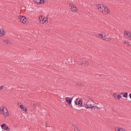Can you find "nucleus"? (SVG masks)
<instances>
[{
  "mask_svg": "<svg viewBox=\"0 0 131 131\" xmlns=\"http://www.w3.org/2000/svg\"><path fill=\"white\" fill-rule=\"evenodd\" d=\"M83 106H84V107H85L86 108H90L91 109H92V108H93L94 109H101L102 108V107L100 106H92V104H90V105L88 103H86V104H83Z\"/></svg>",
  "mask_w": 131,
  "mask_h": 131,
  "instance_id": "f257e3e1",
  "label": "nucleus"
},
{
  "mask_svg": "<svg viewBox=\"0 0 131 131\" xmlns=\"http://www.w3.org/2000/svg\"><path fill=\"white\" fill-rule=\"evenodd\" d=\"M75 103L76 105H78L79 106L82 107L84 106L83 105H82V100L80 98L77 99L75 101Z\"/></svg>",
  "mask_w": 131,
  "mask_h": 131,
  "instance_id": "f03ea898",
  "label": "nucleus"
},
{
  "mask_svg": "<svg viewBox=\"0 0 131 131\" xmlns=\"http://www.w3.org/2000/svg\"><path fill=\"white\" fill-rule=\"evenodd\" d=\"M19 18L20 21L24 24H26L28 23L27 19L24 16H20L19 17Z\"/></svg>",
  "mask_w": 131,
  "mask_h": 131,
  "instance_id": "7ed1b4c3",
  "label": "nucleus"
},
{
  "mask_svg": "<svg viewBox=\"0 0 131 131\" xmlns=\"http://www.w3.org/2000/svg\"><path fill=\"white\" fill-rule=\"evenodd\" d=\"M68 6L70 7V8L72 11L75 12L77 11V8L76 6H75L74 5L71 3H69L68 4Z\"/></svg>",
  "mask_w": 131,
  "mask_h": 131,
  "instance_id": "20e7f679",
  "label": "nucleus"
},
{
  "mask_svg": "<svg viewBox=\"0 0 131 131\" xmlns=\"http://www.w3.org/2000/svg\"><path fill=\"white\" fill-rule=\"evenodd\" d=\"M96 7L98 8L100 12H102V11L103 10L105 6L102 4H96Z\"/></svg>",
  "mask_w": 131,
  "mask_h": 131,
  "instance_id": "39448f33",
  "label": "nucleus"
},
{
  "mask_svg": "<svg viewBox=\"0 0 131 131\" xmlns=\"http://www.w3.org/2000/svg\"><path fill=\"white\" fill-rule=\"evenodd\" d=\"M73 99V97L70 98L69 97H66L65 99L66 102L69 104L70 105L71 104V102Z\"/></svg>",
  "mask_w": 131,
  "mask_h": 131,
  "instance_id": "423d86ee",
  "label": "nucleus"
},
{
  "mask_svg": "<svg viewBox=\"0 0 131 131\" xmlns=\"http://www.w3.org/2000/svg\"><path fill=\"white\" fill-rule=\"evenodd\" d=\"M1 127L4 130H6L9 131L10 130V128H9L7 125L5 124H3L1 125Z\"/></svg>",
  "mask_w": 131,
  "mask_h": 131,
  "instance_id": "0eeeda50",
  "label": "nucleus"
},
{
  "mask_svg": "<svg viewBox=\"0 0 131 131\" xmlns=\"http://www.w3.org/2000/svg\"><path fill=\"white\" fill-rule=\"evenodd\" d=\"M110 11L108 8L105 6V8L102 11V12L104 14H108L110 13Z\"/></svg>",
  "mask_w": 131,
  "mask_h": 131,
  "instance_id": "6e6552de",
  "label": "nucleus"
},
{
  "mask_svg": "<svg viewBox=\"0 0 131 131\" xmlns=\"http://www.w3.org/2000/svg\"><path fill=\"white\" fill-rule=\"evenodd\" d=\"M103 39L105 40L106 41H109L111 40V39L110 38V37L108 35H105Z\"/></svg>",
  "mask_w": 131,
  "mask_h": 131,
  "instance_id": "1a4fd4ad",
  "label": "nucleus"
},
{
  "mask_svg": "<svg viewBox=\"0 0 131 131\" xmlns=\"http://www.w3.org/2000/svg\"><path fill=\"white\" fill-rule=\"evenodd\" d=\"M20 108L21 110L25 112H26L27 111V109L26 108V107L23 105H20Z\"/></svg>",
  "mask_w": 131,
  "mask_h": 131,
  "instance_id": "9d476101",
  "label": "nucleus"
},
{
  "mask_svg": "<svg viewBox=\"0 0 131 131\" xmlns=\"http://www.w3.org/2000/svg\"><path fill=\"white\" fill-rule=\"evenodd\" d=\"M130 32L126 31H124V34L127 37H128V36H129V34H130Z\"/></svg>",
  "mask_w": 131,
  "mask_h": 131,
  "instance_id": "9b49d317",
  "label": "nucleus"
},
{
  "mask_svg": "<svg viewBox=\"0 0 131 131\" xmlns=\"http://www.w3.org/2000/svg\"><path fill=\"white\" fill-rule=\"evenodd\" d=\"M31 105L34 108L36 107V106H37V105H38L39 104H38L34 103H33V105H32V104Z\"/></svg>",
  "mask_w": 131,
  "mask_h": 131,
  "instance_id": "f8f14e48",
  "label": "nucleus"
},
{
  "mask_svg": "<svg viewBox=\"0 0 131 131\" xmlns=\"http://www.w3.org/2000/svg\"><path fill=\"white\" fill-rule=\"evenodd\" d=\"M4 109H5V111H3L4 114H5V115H7V112H8V110L7 108H4Z\"/></svg>",
  "mask_w": 131,
  "mask_h": 131,
  "instance_id": "ddd939ff",
  "label": "nucleus"
},
{
  "mask_svg": "<svg viewBox=\"0 0 131 131\" xmlns=\"http://www.w3.org/2000/svg\"><path fill=\"white\" fill-rule=\"evenodd\" d=\"M83 64V66H85L86 65H88L89 64V62L88 61L85 62H84Z\"/></svg>",
  "mask_w": 131,
  "mask_h": 131,
  "instance_id": "4468645a",
  "label": "nucleus"
},
{
  "mask_svg": "<svg viewBox=\"0 0 131 131\" xmlns=\"http://www.w3.org/2000/svg\"><path fill=\"white\" fill-rule=\"evenodd\" d=\"M98 36L99 37L101 38H103V39L104 37H103V35L102 34H98Z\"/></svg>",
  "mask_w": 131,
  "mask_h": 131,
  "instance_id": "2eb2a0df",
  "label": "nucleus"
},
{
  "mask_svg": "<svg viewBox=\"0 0 131 131\" xmlns=\"http://www.w3.org/2000/svg\"><path fill=\"white\" fill-rule=\"evenodd\" d=\"M128 95V93L127 92H125L123 95V96L124 97H127Z\"/></svg>",
  "mask_w": 131,
  "mask_h": 131,
  "instance_id": "dca6fc26",
  "label": "nucleus"
},
{
  "mask_svg": "<svg viewBox=\"0 0 131 131\" xmlns=\"http://www.w3.org/2000/svg\"><path fill=\"white\" fill-rule=\"evenodd\" d=\"M47 19H48V18H45L43 17V18H42V21L41 22V23H42L43 22V21H44V22H46V21L47 20Z\"/></svg>",
  "mask_w": 131,
  "mask_h": 131,
  "instance_id": "f3484780",
  "label": "nucleus"
},
{
  "mask_svg": "<svg viewBox=\"0 0 131 131\" xmlns=\"http://www.w3.org/2000/svg\"><path fill=\"white\" fill-rule=\"evenodd\" d=\"M40 0H34V2L35 3H36L38 4L40 3Z\"/></svg>",
  "mask_w": 131,
  "mask_h": 131,
  "instance_id": "a211bd4d",
  "label": "nucleus"
},
{
  "mask_svg": "<svg viewBox=\"0 0 131 131\" xmlns=\"http://www.w3.org/2000/svg\"><path fill=\"white\" fill-rule=\"evenodd\" d=\"M4 42L6 44H8V43L9 41L8 40H5L4 41Z\"/></svg>",
  "mask_w": 131,
  "mask_h": 131,
  "instance_id": "6ab92c4d",
  "label": "nucleus"
},
{
  "mask_svg": "<svg viewBox=\"0 0 131 131\" xmlns=\"http://www.w3.org/2000/svg\"><path fill=\"white\" fill-rule=\"evenodd\" d=\"M116 129V131H121L122 128H121L118 127H117V129L115 128Z\"/></svg>",
  "mask_w": 131,
  "mask_h": 131,
  "instance_id": "aec40b11",
  "label": "nucleus"
},
{
  "mask_svg": "<svg viewBox=\"0 0 131 131\" xmlns=\"http://www.w3.org/2000/svg\"><path fill=\"white\" fill-rule=\"evenodd\" d=\"M113 96L114 97H115V99H117V95L116 94H113Z\"/></svg>",
  "mask_w": 131,
  "mask_h": 131,
  "instance_id": "412c9836",
  "label": "nucleus"
},
{
  "mask_svg": "<svg viewBox=\"0 0 131 131\" xmlns=\"http://www.w3.org/2000/svg\"><path fill=\"white\" fill-rule=\"evenodd\" d=\"M117 99H119L122 97V96L121 94H119L118 95H117Z\"/></svg>",
  "mask_w": 131,
  "mask_h": 131,
  "instance_id": "4be33fe9",
  "label": "nucleus"
},
{
  "mask_svg": "<svg viewBox=\"0 0 131 131\" xmlns=\"http://www.w3.org/2000/svg\"><path fill=\"white\" fill-rule=\"evenodd\" d=\"M5 32L3 30H2V36H4L5 35Z\"/></svg>",
  "mask_w": 131,
  "mask_h": 131,
  "instance_id": "5701e85b",
  "label": "nucleus"
},
{
  "mask_svg": "<svg viewBox=\"0 0 131 131\" xmlns=\"http://www.w3.org/2000/svg\"><path fill=\"white\" fill-rule=\"evenodd\" d=\"M4 107H3L2 108H0V112H3L4 111Z\"/></svg>",
  "mask_w": 131,
  "mask_h": 131,
  "instance_id": "b1692460",
  "label": "nucleus"
},
{
  "mask_svg": "<svg viewBox=\"0 0 131 131\" xmlns=\"http://www.w3.org/2000/svg\"><path fill=\"white\" fill-rule=\"evenodd\" d=\"M40 3H41V4H43L45 2V1L44 0H40Z\"/></svg>",
  "mask_w": 131,
  "mask_h": 131,
  "instance_id": "393cba45",
  "label": "nucleus"
},
{
  "mask_svg": "<svg viewBox=\"0 0 131 131\" xmlns=\"http://www.w3.org/2000/svg\"><path fill=\"white\" fill-rule=\"evenodd\" d=\"M2 30H3V29L0 28V36H2Z\"/></svg>",
  "mask_w": 131,
  "mask_h": 131,
  "instance_id": "a878e982",
  "label": "nucleus"
},
{
  "mask_svg": "<svg viewBox=\"0 0 131 131\" xmlns=\"http://www.w3.org/2000/svg\"><path fill=\"white\" fill-rule=\"evenodd\" d=\"M125 43H126L129 46H130V45L129 43L127 41H125Z\"/></svg>",
  "mask_w": 131,
  "mask_h": 131,
  "instance_id": "bb28decb",
  "label": "nucleus"
},
{
  "mask_svg": "<svg viewBox=\"0 0 131 131\" xmlns=\"http://www.w3.org/2000/svg\"><path fill=\"white\" fill-rule=\"evenodd\" d=\"M78 85L79 86H82L83 84L81 83H79L78 84Z\"/></svg>",
  "mask_w": 131,
  "mask_h": 131,
  "instance_id": "cd10ccee",
  "label": "nucleus"
},
{
  "mask_svg": "<svg viewBox=\"0 0 131 131\" xmlns=\"http://www.w3.org/2000/svg\"><path fill=\"white\" fill-rule=\"evenodd\" d=\"M128 38L129 39L131 40V33L130 34L129 36H128Z\"/></svg>",
  "mask_w": 131,
  "mask_h": 131,
  "instance_id": "c85d7f7f",
  "label": "nucleus"
},
{
  "mask_svg": "<svg viewBox=\"0 0 131 131\" xmlns=\"http://www.w3.org/2000/svg\"><path fill=\"white\" fill-rule=\"evenodd\" d=\"M42 16H41V17H40L39 18V19L40 20V22L41 23V22H42L41 21V20L42 19Z\"/></svg>",
  "mask_w": 131,
  "mask_h": 131,
  "instance_id": "c756f323",
  "label": "nucleus"
},
{
  "mask_svg": "<svg viewBox=\"0 0 131 131\" xmlns=\"http://www.w3.org/2000/svg\"><path fill=\"white\" fill-rule=\"evenodd\" d=\"M4 88V86L3 85H2L1 86H0V90H1L2 88Z\"/></svg>",
  "mask_w": 131,
  "mask_h": 131,
  "instance_id": "7c9ffc66",
  "label": "nucleus"
},
{
  "mask_svg": "<svg viewBox=\"0 0 131 131\" xmlns=\"http://www.w3.org/2000/svg\"><path fill=\"white\" fill-rule=\"evenodd\" d=\"M75 131H80V130L78 129V128L77 127V128L75 129Z\"/></svg>",
  "mask_w": 131,
  "mask_h": 131,
  "instance_id": "2f4dec72",
  "label": "nucleus"
},
{
  "mask_svg": "<svg viewBox=\"0 0 131 131\" xmlns=\"http://www.w3.org/2000/svg\"><path fill=\"white\" fill-rule=\"evenodd\" d=\"M73 126L74 127L75 129H76V128H77V126H76V125H73Z\"/></svg>",
  "mask_w": 131,
  "mask_h": 131,
  "instance_id": "473e14b6",
  "label": "nucleus"
},
{
  "mask_svg": "<svg viewBox=\"0 0 131 131\" xmlns=\"http://www.w3.org/2000/svg\"><path fill=\"white\" fill-rule=\"evenodd\" d=\"M84 61H81L80 63V64H81L83 66V64L84 63Z\"/></svg>",
  "mask_w": 131,
  "mask_h": 131,
  "instance_id": "72a5a7b5",
  "label": "nucleus"
},
{
  "mask_svg": "<svg viewBox=\"0 0 131 131\" xmlns=\"http://www.w3.org/2000/svg\"><path fill=\"white\" fill-rule=\"evenodd\" d=\"M45 125H46V127H50V126H48L47 125V123H45Z\"/></svg>",
  "mask_w": 131,
  "mask_h": 131,
  "instance_id": "f704fd0d",
  "label": "nucleus"
},
{
  "mask_svg": "<svg viewBox=\"0 0 131 131\" xmlns=\"http://www.w3.org/2000/svg\"><path fill=\"white\" fill-rule=\"evenodd\" d=\"M121 131H126V130L125 129H123L122 128Z\"/></svg>",
  "mask_w": 131,
  "mask_h": 131,
  "instance_id": "c9c22d12",
  "label": "nucleus"
},
{
  "mask_svg": "<svg viewBox=\"0 0 131 131\" xmlns=\"http://www.w3.org/2000/svg\"><path fill=\"white\" fill-rule=\"evenodd\" d=\"M129 96L130 98L131 99V93H130L129 94Z\"/></svg>",
  "mask_w": 131,
  "mask_h": 131,
  "instance_id": "e433bc0d",
  "label": "nucleus"
},
{
  "mask_svg": "<svg viewBox=\"0 0 131 131\" xmlns=\"http://www.w3.org/2000/svg\"><path fill=\"white\" fill-rule=\"evenodd\" d=\"M124 94V93L123 92H121V94H122V95H123Z\"/></svg>",
  "mask_w": 131,
  "mask_h": 131,
  "instance_id": "4c0bfd02",
  "label": "nucleus"
},
{
  "mask_svg": "<svg viewBox=\"0 0 131 131\" xmlns=\"http://www.w3.org/2000/svg\"><path fill=\"white\" fill-rule=\"evenodd\" d=\"M71 107H72V106L71 105V106H70Z\"/></svg>",
  "mask_w": 131,
  "mask_h": 131,
  "instance_id": "58836bf2",
  "label": "nucleus"
}]
</instances>
